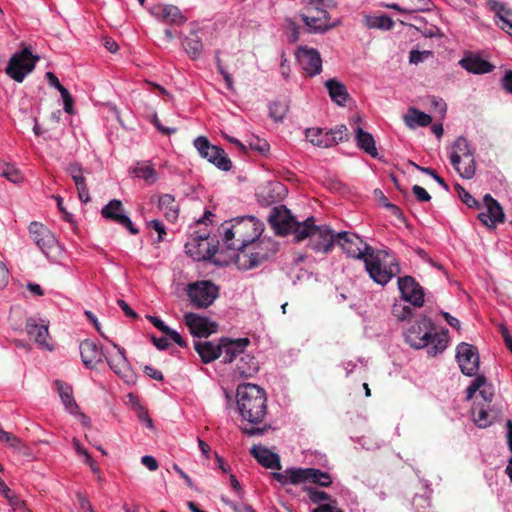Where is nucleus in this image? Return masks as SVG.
I'll use <instances>...</instances> for the list:
<instances>
[{
  "label": "nucleus",
  "instance_id": "obj_1",
  "mask_svg": "<svg viewBox=\"0 0 512 512\" xmlns=\"http://www.w3.org/2000/svg\"><path fill=\"white\" fill-rule=\"evenodd\" d=\"M336 243L348 256L363 259L368 275L379 284H387L400 271L398 264H392L390 268L383 267L375 249L364 243L363 239L353 232L342 231L336 233Z\"/></svg>",
  "mask_w": 512,
  "mask_h": 512
},
{
  "label": "nucleus",
  "instance_id": "obj_2",
  "mask_svg": "<svg viewBox=\"0 0 512 512\" xmlns=\"http://www.w3.org/2000/svg\"><path fill=\"white\" fill-rule=\"evenodd\" d=\"M434 330L433 321L427 316H423L405 332L406 342L416 349L428 347V354L436 356L447 348L449 337L448 330L433 333Z\"/></svg>",
  "mask_w": 512,
  "mask_h": 512
},
{
  "label": "nucleus",
  "instance_id": "obj_3",
  "mask_svg": "<svg viewBox=\"0 0 512 512\" xmlns=\"http://www.w3.org/2000/svg\"><path fill=\"white\" fill-rule=\"evenodd\" d=\"M236 405L242 419L258 425L267 416V393L257 384H240L236 389Z\"/></svg>",
  "mask_w": 512,
  "mask_h": 512
},
{
  "label": "nucleus",
  "instance_id": "obj_4",
  "mask_svg": "<svg viewBox=\"0 0 512 512\" xmlns=\"http://www.w3.org/2000/svg\"><path fill=\"white\" fill-rule=\"evenodd\" d=\"M223 230V242L228 249L243 251L250 243H254L263 232V225L253 216L232 220V224Z\"/></svg>",
  "mask_w": 512,
  "mask_h": 512
},
{
  "label": "nucleus",
  "instance_id": "obj_5",
  "mask_svg": "<svg viewBox=\"0 0 512 512\" xmlns=\"http://www.w3.org/2000/svg\"><path fill=\"white\" fill-rule=\"evenodd\" d=\"M308 239V246L316 252L327 253L337 241V234L327 225H316L315 217L310 216L304 220V227L298 232L300 242Z\"/></svg>",
  "mask_w": 512,
  "mask_h": 512
},
{
  "label": "nucleus",
  "instance_id": "obj_6",
  "mask_svg": "<svg viewBox=\"0 0 512 512\" xmlns=\"http://www.w3.org/2000/svg\"><path fill=\"white\" fill-rule=\"evenodd\" d=\"M300 17L310 32L324 33L335 27V23L329 22L325 0H309Z\"/></svg>",
  "mask_w": 512,
  "mask_h": 512
},
{
  "label": "nucleus",
  "instance_id": "obj_7",
  "mask_svg": "<svg viewBox=\"0 0 512 512\" xmlns=\"http://www.w3.org/2000/svg\"><path fill=\"white\" fill-rule=\"evenodd\" d=\"M39 58L38 55L32 53L29 46L24 45L11 55L5 73L14 81L21 83L26 75L34 70Z\"/></svg>",
  "mask_w": 512,
  "mask_h": 512
},
{
  "label": "nucleus",
  "instance_id": "obj_8",
  "mask_svg": "<svg viewBox=\"0 0 512 512\" xmlns=\"http://www.w3.org/2000/svg\"><path fill=\"white\" fill-rule=\"evenodd\" d=\"M451 163L464 178L471 179L476 173V162L467 138L458 137L453 145Z\"/></svg>",
  "mask_w": 512,
  "mask_h": 512
},
{
  "label": "nucleus",
  "instance_id": "obj_9",
  "mask_svg": "<svg viewBox=\"0 0 512 512\" xmlns=\"http://www.w3.org/2000/svg\"><path fill=\"white\" fill-rule=\"evenodd\" d=\"M252 244L254 247L249 254L242 253L238 256L236 260L238 267L246 270L258 267L279 249L276 241L271 238L258 239V242Z\"/></svg>",
  "mask_w": 512,
  "mask_h": 512
},
{
  "label": "nucleus",
  "instance_id": "obj_10",
  "mask_svg": "<svg viewBox=\"0 0 512 512\" xmlns=\"http://www.w3.org/2000/svg\"><path fill=\"white\" fill-rule=\"evenodd\" d=\"M268 221H270V225L278 234L287 235L292 233L296 240L299 237L301 228L305 225V220L303 222L298 221L284 205L274 207L270 217H268Z\"/></svg>",
  "mask_w": 512,
  "mask_h": 512
},
{
  "label": "nucleus",
  "instance_id": "obj_11",
  "mask_svg": "<svg viewBox=\"0 0 512 512\" xmlns=\"http://www.w3.org/2000/svg\"><path fill=\"white\" fill-rule=\"evenodd\" d=\"M187 296L196 308L210 306L218 296V288L209 280H200L187 285Z\"/></svg>",
  "mask_w": 512,
  "mask_h": 512
},
{
  "label": "nucleus",
  "instance_id": "obj_12",
  "mask_svg": "<svg viewBox=\"0 0 512 512\" xmlns=\"http://www.w3.org/2000/svg\"><path fill=\"white\" fill-rule=\"evenodd\" d=\"M457 361L463 374L474 376L480 366V357L476 346L462 342L457 347Z\"/></svg>",
  "mask_w": 512,
  "mask_h": 512
},
{
  "label": "nucleus",
  "instance_id": "obj_13",
  "mask_svg": "<svg viewBox=\"0 0 512 512\" xmlns=\"http://www.w3.org/2000/svg\"><path fill=\"white\" fill-rule=\"evenodd\" d=\"M398 285L404 301L410 302L416 307H421L424 305V290L414 277H400L398 280Z\"/></svg>",
  "mask_w": 512,
  "mask_h": 512
},
{
  "label": "nucleus",
  "instance_id": "obj_14",
  "mask_svg": "<svg viewBox=\"0 0 512 512\" xmlns=\"http://www.w3.org/2000/svg\"><path fill=\"white\" fill-rule=\"evenodd\" d=\"M184 322L189 332L199 338L208 337L217 330L215 322L193 312H188L184 315Z\"/></svg>",
  "mask_w": 512,
  "mask_h": 512
},
{
  "label": "nucleus",
  "instance_id": "obj_15",
  "mask_svg": "<svg viewBox=\"0 0 512 512\" xmlns=\"http://www.w3.org/2000/svg\"><path fill=\"white\" fill-rule=\"evenodd\" d=\"M251 343L249 338L230 339L220 338V357L224 363H230L245 353V348Z\"/></svg>",
  "mask_w": 512,
  "mask_h": 512
},
{
  "label": "nucleus",
  "instance_id": "obj_16",
  "mask_svg": "<svg viewBox=\"0 0 512 512\" xmlns=\"http://www.w3.org/2000/svg\"><path fill=\"white\" fill-rule=\"evenodd\" d=\"M486 211L479 213V220L489 228H495L498 223L505 221V213L501 204L491 195L484 196Z\"/></svg>",
  "mask_w": 512,
  "mask_h": 512
},
{
  "label": "nucleus",
  "instance_id": "obj_17",
  "mask_svg": "<svg viewBox=\"0 0 512 512\" xmlns=\"http://www.w3.org/2000/svg\"><path fill=\"white\" fill-rule=\"evenodd\" d=\"M101 215L109 220L115 221L129 230L131 234H137L138 230L133 226L130 218L123 213V206L120 200L112 199L101 209Z\"/></svg>",
  "mask_w": 512,
  "mask_h": 512
},
{
  "label": "nucleus",
  "instance_id": "obj_18",
  "mask_svg": "<svg viewBox=\"0 0 512 512\" xmlns=\"http://www.w3.org/2000/svg\"><path fill=\"white\" fill-rule=\"evenodd\" d=\"M298 62L308 76H315L321 71V54L315 48L300 47L298 49Z\"/></svg>",
  "mask_w": 512,
  "mask_h": 512
},
{
  "label": "nucleus",
  "instance_id": "obj_19",
  "mask_svg": "<svg viewBox=\"0 0 512 512\" xmlns=\"http://www.w3.org/2000/svg\"><path fill=\"white\" fill-rule=\"evenodd\" d=\"M30 237L44 253L54 246L55 237L53 233L42 223L33 221L28 226Z\"/></svg>",
  "mask_w": 512,
  "mask_h": 512
},
{
  "label": "nucleus",
  "instance_id": "obj_20",
  "mask_svg": "<svg viewBox=\"0 0 512 512\" xmlns=\"http://www.w3.org/2000/svg\"><path fill=\"white\" fill-rule=\"evenodd\" d=\"M151 13L165 24L181 25L186 21V17L182 14L180 9L172 4L155 5Z\"/></svg>",
  "mask_w": 512,
  "mask_h": 512
},
{
  "label": "nucleus",
  "instance_id": "obj_21",
  "mask_svg": "<svg viewBox=\"0 0 512 512\" xmlns=\"http://www.w3.org/2000/svg\"><path fill=\"white\" fill-rule=\"evenodd\" d=\"M83 364L87 368H94L104 357L102 348L91 340H83L79 345Z\"/></svg>",
  "mask_w": 512,
  "mask_h": 512
},
{
  "label": "nucleus",
  "instance_id": "obj_22",
  "mask_svg": "<svg viewBox=\"0 0 512 512\" xmlns=\"http://www.w3.org/2000/svg\"><path fill=\"white\" fill-rule=\"evenodd\" d=\"M112 345L117 350V354L110 358L105 357L107 364L115 374L125 381H128L130 377V367L125 356V350L116 343H112Z\"/></svg>",
  "mask_w": 512,
  "mask_h": 512
},
{
  "label": "nucleus",
  "instance_id": "obj_23",
  "mask_svg": "<svg viewBox=\"0 0 512 512\" xmlns=\"http://www.w3.org/2000/svg\"><path fill=\"white\" fill-rule=\"evenodd\" d=\"M250 454L258 460L260 465L270 469L281 470V460L278 454L268 448L254 446L250 449Z\"/></svg>",
  "mask_w": 512,
  "mask_h": 512
},
{
  "label": "nucleus",
  "instance_id": "obj_24",
  "mask_svg": "<svg viewBox=\"0 0 512 512\" xmlns=\"http://www.w3.org/2000/svg\"><path fill=\"white\" fill-rule=\"evenodd\" d=\"M25 328L27 334L34 339V341L40 346L51 350L52 346L47 342L49 337L48 327L46 324H38L35 319L29 318L26 321Z\"/></svg>",
  "mask_w": 512,
  "mask_h": 512
},
{
  "label": "nucleus",
  "instance_id": "obj_25",
  "mask_svg": "<svg viewBox=\"0 0 512 512\" xmlns=\"http://www.w3.org/2000/svg\"><path fill=\"white\" fill-rule=\"evenodd\" d=\"M463 68L476 74L489 73L494 69V65L479 55H468L460 60Z\"/></svg>",
  "mask_w": 512,
  "mask_h": 512
},
{
  "label": "nucleus",
  "instance_id": "obj_26",
  "mask_svg": "<svg viewBox=\"0 0 512 512\" xmlns=\"http://www.w3.org/2000/svg\"><path fill=\"white\" fill-rule=\"evenodd\" d=\"M259 371V362L257 359L244 352L236 361L235 372L244 378L253 377Z\"/></svg>",
  "mask_w": 512,
  "mask_h": 512
},
{
  "label": "nucleus",
  "instance_id": "obj_27",
  "mask_svg": "<svg viewBox=\"0 0 512 512\" xmlns=\"http://www.w3.org/2000/svg\"><path fill=\"white\" fill-rule=\"evenodd\" d=\"M306 139L314 145L327 148L335 145V140L331 137L329 130L323 128H308L306 130Z\"/></svg>",
  "mask_w": 512,
  "mask_h": 512
},
{
  "label": "nucleus",
  "instance_id": "obj_28",
  "mask_svg": "<svg viewBox=\"0 0 512 512\" xmlns=\"http://www.w3.org/2000/svg\"><path fill=\"white\" fill-rule=\"evenodd\" d=\"M356 144L368 155L379 158V152L376 146L375 138L368 131H364L360 126L356 127Z\"/></svg>",
  "mask_w": 512,
  "mask_h": 512
},
{
  "label": "nucleus",
  "instance_id": "obj_29",
  "mask_svg": "<svg viewBox=\"0 0 512 512\" xmlns=\"http://www.w3.org/2000/svg\"><path fill=\"white\" fill-rule=\"evenodd\" d=\"M194 349L203 363H209L220 357V341L216 345L210 341H196L194 342Z\"/></svg>",
  "mask_w": 512,
  "mask_h": 512
},
{
  "label": "nucleus",
  "instance_id": "obj_30",
  "mask_svg": "<svg viewBox=\"0 0 512 512\" xmlns=\"http://www.w3.org/2000/svg\"><path fill=\"white\" fill-rule=\"evenodd\" d=\"M54 385L65 408L71 414H76L79 410V407L73 398L72 387L61 380H55Z\"/></svg>",
  "mask_w": 512,
  "mask_h": 512
},
{
  "label": "nucleus",
  "instance_id": "obj_31",
  "mask_svg": "<svg viewBox=\"0 0 512 512\" xmlns=\"http://www.w3.org/2000/svg\"><path fill=\"white\" fill-rule=\"evenodd\" d=\"M182 45L188 56L195 60L203 51V43L196 30H191L182 40Z\"/></svg>",
  "mask_w": 512,
  "mask_h": 512
},
{
  "label": "nucleus",
  "instance_id": "obj_32",
  "mask_svg": "<svg viewBox=\"0 0 512 512\" xmlns=\"http://www.w3.org/2000/svg\"><path fill=\"white\" fill-rule=\"evenodd\" d=\"M328 88V94L332 100L338 105H345L347 99L349 98V92L347 91V87L339 80L335 78H330L324 83Z\"/></svg>",
  "mask_w": 512,
  "mask_h": 512
},
{
  "label": "nucleus",
  "instance_id": "obj_33",
  "mask_svg": "<svg viewBox=\"0 0 512 512\" xmlns=\"http://www.w3.org/2000/svg\"><path fill=\"white\" fill-rule=\"evenodd\" d=\"M302 483L312 482L322 487H329L333 483L331 475L316 468H302Z\"/></svg>",
  "mask_w": 512,
  "mask_h": 512
},
{
  "label": "nucleus",
  "instance_id": "obj_34",
  "mask_svg": "<svg viewBox=\"0 0 512 512\" xmlns=\"http://www.w3.org/2000/svg\"><path fill=\"white\" fill-rule=\"evenodd\" d=\"M432 116L427 114L416 107H410L407 114L404 115V121L410 128L418 126L426 127L432 123Z\"/></svg>",
  "mask_w": 512,
  "mask_h": 512
},
{
  "label": "nucleus",
  "instance_id": "obj_35",
  "mask_svg": "<svg viewBox=\"0 0 512 512\" xmlns=\"http://www.w3.org/2000/svg\"><path fill=\"white\" fill-rule=\"evenodd\" d=\"M194 147L198 153L210 163L215 159L219 153L222 152V148L216 145L210 144L208 139L204 136H198L193 141Z\"/></svg>",
  "mask_w": 512,
  "mask_h": 512
},
{
  "label": "nucleus",
  "instance_id": "obj_36",
  "mask_svg": "<svg viewBox=\"0 0 512 512\" xmlns=\"http://www.w3.org/2000/svg\"><path fill=\"white\" fill-rule=\"evenodd\" d=\"M272 477L282 485L303 483V468H288L283 472H272Z\"/></svg>",
  "mask_w": 512,
  "mask_h": 512
},
{
  "label": "nucleus",
  "instance_id": "obj_37",
  "mask_svg": "<svg viewBox=\"0 0 512 512\" xmlns=\"http://www.w3.org/2000/svg\"><path fill=\"white\" fill-rule=\"evenodd\" d=\"M158 207L163 210L165 218L173 222L178 217V208L174 204V198L170 194H163L158 199Z\"/></svg>",
  "mask_w": 512,
  "mask_h": 512
},
{
  "label": "nucleus",
  "instance_id": "obj_38",
  "mask_svg": "<svg viewBox=\"0 0 512 512\" xmlns=\"http://www.w3.org/2000/svg\"><path fill=\"white\" fill-rule=\"evenodd\" d=\"M132 173L135 177L142 178L148 184L156 181V171L148 162H138L132 168Z\"/></svg>",
  "mask_w": 512,
  "mask_h": 512
},
{
  "label": "nucleus",
  "instance_id": "obj_39",
  "mask_svg": "<svg viewBox=\"0 0 512 512\" xmlns=\"http://www.w3.org/2000/svg\"><path fill=\"white\" fill-rule=\"evenodd\" d=\"M0 176L13 183H19L23 180L21 171L14 164L2 160H0Z\"/></svg>",
  "mask_w": 512,
  "mask_h": 512
},
{
  "label": "nucleus",
  "instance_id": "obj_40",
  "mask_svg": "<svg viewBox=\"0 0 512 512\" xmlns=\"http://www.w3.org/2000/svg\"><path fill=\"white\" fill-rule=\"evenodd\" d=\"M366 25L370 28L391 29L394 26V21L387 15L368 16L366 18Z\"/></svg>",
  "mask_w": 512,
  "mask_h": 512
},
{
  "label": "nucleus",
  "instance_id": "obj_41",
  "mask_svg": "<svg viewBox=\"0 0 512 512\" xmlns=\"http://www.w3.org/2000/svg\"><path fill=\"white\" fill-rule=\"evenodd\" d=\"M270 116L276 121H283L289 111V104L286 101H274L270 104Z\"/></svg>",
  "mask_w": 512,
  "mask_h": 512
},
{
  "label": "nucleus",
  "instance_id": "obj_42",
  "mask_svg": "<svg viewBox=\"0 0 512 512\" xmlns=\"http://www.w3.org/2000/svg\"><path fill=\"white\" fill-rule=\"evenodd\" d=\"M0 493L7 499L13 510L26 509L24 501L19 499L6 484L2 485Z\"/></svg>",
  "mask_w": 512,
  "mask_h": 512
},
{
  "label": "nucleus",
  "instance_id": "obj_43",
  "mask_svg": "<svg viewBox=\"0 0 512 512\" xmlns=\"http://www.w3.org/2000/svg\"><path fill=\"white\" fill-rule=\"evenodd\" d=\"M72 180L74 181V184L76 186L79 199L84 203L88 202L90 200V196L86 179L83 176V173L72 177Z\"/></svg>",
  "mask_w": 512,
  "mask_h": 512
},
{
  "label": "nucleus",
  "instance_id": "obj_44",
  "mask_svg": "<svg viewBox=\"0 0 512 512\" xmlns=\"http://www.w3.org/2000/svg\"><path fill=\"white\" fill-rule=\"evenodd\" d=\"M393 315L399 320H405L412 315V308L404 302H397L392 307Z\"/></svg>",
  "mask_w": 512,
  "mask_h": 512
},
{
  "label": "nucleus",
  "instance_id": "obj_45",
  "mask_svg": "<svg viewBox=\"0 0 512 512\" xmlns=\"http://www.w3.org/2000/svg\"><path fill=\"white\" fill-rule=\"evenodd\" d=\"M215 63H216L217 71L222 75L227 89H229L230 91H234L235 88H234L232 76L224 69V67L222 65V62H221V59L219 57V51L218 50L215 53Z\"/></svg>",
  "mask_w": 512,
  "mask_h": 512
},
{
  "label": "nucleus",
  "instance_id": "obj_46",
  "mask_svg": "<svg viewBox=\"0 0 512 512\" xmlns=\"http://www.w3.org/2000/svg\"><path fill=\"white\" fill-rule=\"evenodd\" d=\"M304 490L308 493V497H310V500L314 503L331 500V496L325 491L313 487H306Z\"/></svg>",
  "mask_w": 512,
  "mask_h": 512
},
{
  "label": "nucleus",
  "instance_id": "obj_47",
  "mask_svg": "<svg viewBox=\"0 0 512 512\" xmlns=\"http://www.w3.org/2000/svg\"><path fill=\"white\" fill-rule=\"evenodd\" d=\"M456 189L459 193L461 200L467 206H469V207H479L480 206L478 200L469 191H467L463 186H461L460 184H457Z\"/></svg>",
  "mask_w": 512,
  "mask_h": 512
},
{
  "label": "nucleus",
  "instance_id": "obj_48",
  "mask_svg": "<svg viewBox=\"0 0 512 512\" xmlns=\"http://www.w3.org/2000/svg\"><path fill=\"white\" fill-rule=\"evenodd\" d=\"M488 5L500 19L501 15H504L509 19L512 18L511 9L507 8L503 3L499 2L498 0H488Z\"/></svg>",
  "mask_w": 512,
  "mask_h": 512
},
{
  "label": "nucleus",
  "instance_id": "obj_49",
  "mask_svg": "<svg viewBox=\"0 0 512 512\" xmlns=\"http://www.w3.org/2000/svg\"><path fill=\"white\" fill-rule=\"evenodd\" d=\"M211 163L213 165H215L218 169L223 170V171H228L232 167L231 160L227 156L224 149H222L221 153H219L217 156H215V159H213V161H211Z\"/></svg>",
  "mask_w": 512,
  "mask_h": 512
},
{
  "label": "nucleus",
  "instance_id": "obj_50",
  "mask_svg": "<svg viewBox=\"0 0 512 512\" xmlns=\"http://www.w3.org/2000/svg\"><path fill=\"white\" fill-rule=\"evenodd\" d=\"M474 421L480 428H486L493 423V419L486 409H480L475 415Z\"/></svg>",
  "mask_w": 512,
  "mask_h": 512
},
{
  "label": "nucleus",
  "instance_id": "obj_51",
  "mask_svg": "<svg viewBox=\"0 0 512 512\" xmlns=\"http://www.w3.org/2000/svg\"><path fill=\"white\" fill-rule=\"evenodd\" d=\"M487 379L484 375H477L471 385L467 388V399L470 400L474 397L475 393L484 386Z\"/></svg>",
  "mask_w": 512,
  "mask_h": 512
},
{
  "label": "nucleus",
  "instance_id": "obj_52",
  "mask_svg": "<svg viewBox=\"0 0 512 512\" xmlns=\"http://www.w3.org/2000/svg\"><path fill=\"white\" fill-rule=\"evenodd\" d=\"M0 440L6 442L10 447L14 449H20L22 446L21 440L16 437L14 434L4 431L0 432Z\"/></svg>",
  "mask_w": 512,
  "mask_h": 512
},
{
  "label": "nucleus",
  "instance_id": "obj_53",
  "mask_svg": "<svg viewBox=\"0 0 512 512\" xmlns=\"http://www.w3.org/2000/svg\"><path fill=\"white\" fill-rule=\"evenodd\" d=\"M433 52L430 50H411L409 60L413 64H419L428 57H432Z\"/></svg>",
  "mask_w": 512,
  "mask_h": 512
},
{
  "label": "nucleus",
  "instance_id": "obj_54",
  "mask_svg": "<svg viewBox=\"0 0 512 512\" xmlns=\"http://www.w3.org/2000/svg\"><path fill=\"white\" fill-rule=\"evenodd\" d=\"M286 27H288V40L290 42H297L299 40V26L292 19L286 20Z\"/></svg>",
  "mask_w": 512,
  "mask_h": 512
},
{
  "label": "nucleus",
  "instance_id": "obj_55",
  "mask_svg": "<svg viewBox=\"0 0 512 512\" xmlns=\"http://www.w3.org/2000/svg\"><path fill=\"white\" fill-rule=\"evenodd\" d=\"M330 137H333L334 140H336V144L338 142H341L344 140V138L347 136V126L346 125H340L336 126L335 129H330Z\"/></svg>",
  "mask_w": 512,
  "mask_h": 512
},
{
  "label": "nucleus",
  "instance_id": "obj_56",
  "mask_svg": "<svg viewBox=\"0 0 512 512\" xmlns=\"http://www.w3.org/2000/svg\"><path fill=\"white\" fill-rule=\"evenodd\" d=\"M62 99H63V108H64V111L69 113V114H72L73 113V103H74V100L71 96V94L69 93V91L67 89L63 90L61 93H60Z\"/></svg>",
  "mask_w": 512,
  "mask_h": 512
},
{
  "label": "nucleus",
  "instance_id": "obj_57",
  "mask_svg": "<svg viewBox=\"0 0 512 512\" xmlns=\"http://www.w3.org/2000/svg\"><path fill=\"white\" fill-rule=\"evenodd\" d=\"M166 336L169 337L173 342H175L180 347H185L186 342L182 338V336L175 330L171 329L169 326L167 327V330L163 332Z\"/></svg>",
  "mask_w": 512,
  "mask_h": 512
},
{
  "label": "nucleus",
  "instance_id": "obj_58",
  "mask_svg": "<svg viewBox=\"0 0 512 512\" xmlns=\"http://www.w3.org/2000/svg\"><path fill=\"white\" fill-rule=\"evenodd\" d=\"M135 413L138 419L146 424L147 427H152V419L149 417L147 410L141 406L137 405L135 409Z\"/></svg>",
  "mask_w": 512,
  "mask_h": 512
},
{
  "label": "nucleus",
  "instance_id": "obj_59",
  "mask_svg": "<svg viewBox=\"0 0 512 512\" xmlns=\"http://www.w3.org/2000/svg\"><path fill=\"white\" fill-rule=\"evenodd\" d=\"M413 193L417 197V199L421 202H426L431 200L430 193L422 186L415 184L413 186Z\"/></svg>",
  "mask_w": 512,
  "mask_h": 512
},
{
  "label": "nucleus",
  "instance_id": "obj_60",
  "mask_svg": "<svg viewBox=\"0 0 512 512\" xmlns=\"http://www.w3.org/2000/svg\"><path fill=\"white\" fill-rule=\"evenodd\" d=\"M269 425H264L263 427H240V430H242L243 434L246 436H259L263 435Z\"/></svg>",
  "mask_w": 512,
  "mask_h": 512
},
{
  "label": "nucleus",
  "instance_id": "obj_61",
  "mask_svg": "<svg viewBox=\"0 0 512 512\" xmlns=\"http://www.w3.org/2000/svg\"><path fill=\"white\" fill-rule=\"evenodd\" d=\"M143 372L145 375H147L148 377L154 379V380H157V381H162L163 380V374L161 371L157 370L156 368L150 366V365H145L143 367Z\"/></svg>",
  "mask_w": 512,
  "mask_h": 512
},
{
  "label": "nucleus",
  "instance_id": "obj_62",
  "mask_svg": "<svg viewBox=\"0 0 512 512\" xmlns=\"http://www.w3.org/2000/svg\"><path fill=\"white\" fill-rule=\"evenodd\" d=\"M45 77L49 83V85L55 87L59 93H61L63 90H65L66 88L59 82L57 76L51 72V71H47L45 73Z\"/></svg>",
  "mask_w": 512,
  "mask_h": 512
},
{
  "label": "nucleus",
  "instance_id": "obj_63",
  "mask_svg": "<svg viewBox=\"0 0 512 512\" xmlns=\"http://www.w3.org/2000/svg\"><path fill=\"white\" fill-rule=\"evenodd\" d=\"M66 173H68L71 178L79 175L84 172V169L82 168L81 164L78 162H71L65 167Z\"/></svg>",
  "mask_w": 512,
  "mask_h": 512
},
{
  "label": "nucleus",
  "instance_id": "obj_64",
  "mask_svg": "<svg viewBox=\"0 0 512 512\" xmlns=\"http://www.w3.org/2000/svg\"><path fill=\"white\" fill-rule=\"evenodd\" d=\"M502 85L505 90L512 94V70L506 71L502 79Z\"/></svg>",
  "mask_w": 512,
  "mask_h": 512
}]
</instances>
